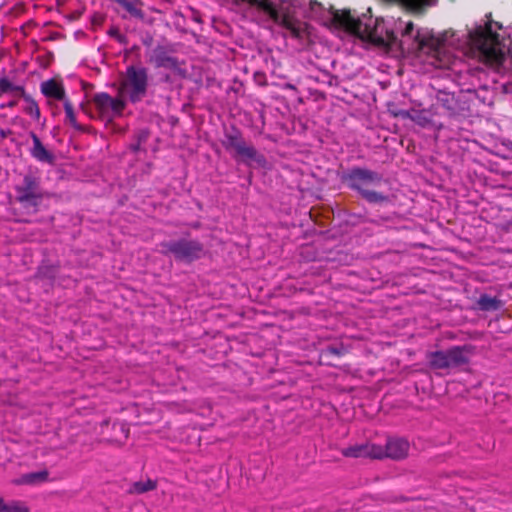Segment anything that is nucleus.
Wrapping results in <instances>:
<instances>
[{
	"label": "nucleus",
	"instance_id": "13",
	"mask_svg": "<svg viewBox=\"0 0 512 512\" xmlns=\"http://www.w3.org/2000/svg\"><path fill=\"white\" fill-rule=\"evenodd\" d=\"M156 67H163L171 70L175 74L179 76H184L185 71L179 66L177 60L173 57H169L166 55H160L155 58Z\"/></svg>",
	"mask_w": 512,
	"mask_h": 512
},
{
	"label": "nucleus",
	"instance_id": "22",
	"mask_svg": "<svg viewBox=\"0 0 512 512\" xmlns=\"http://www.w3.org/2000/svg\"><path fill=\"white\" fill-rule=\"evenodd\" d=\"M412 113H413V109L412 110L399 109V110L392 111V114L395 117H399L402 119H410V120H411Z\"/></svg>",
	"mask_w": 512,
	"mask_h": 512
},
{
	"label": "nucleus",
	"instance_id": "19",
	"mask_svg": "<svg viewBox=\"0 0 512 512\" xmlns=\"http://www.w3.org/2000/svg\"><path fill=\"white\" fill-rule=\"evenodd\" d=\"M64 110H65V116L66 120L74 127L79 129L80 126L77 123L76 116L72 107V104L68 101H64Z\"/></svg>",
	"mask_w": 512,
	"mask_h": 512
},
{
	"label": "nucleus",
	"instance_id": "4",
	"mask_svg": "<svg viewBox=\"0 0 512 512\" xmlns=\"http://www.w3.org/2000/svg\"><path fill=\"white\" fill-rule=\"evenodd\" d=\"M166 250L182 261L191 262L200 258L203 248L202 245L196 241H173L163 245Z\"/></svg>",
	"mask_w": 512,
	"mask_h": 512
},
{
	"label": "nucleus",
	"instance_id": "20",
	"mask_svg": "<svg viewBox=\"0 0 512 512\" xmlns=\"http://www.w3.org/2000/svg\"><path fill=\"white\" fill-rule=\"evenodd\" d=\"M363 195L370 202H379L385 199L384 196L373 191H364Z\"/></svg>",
	"mask_w": 512,
	"mask_h": 512
},
{
	"label": "nucleus",
	"instance_id": "9",
	"mask_svg": "<svg viewBox=\"0 0 512 512\" xmlns=\"http://www.w3.org/2000/svg\"><path fill=\"white\" fill-rule=\"evenodd\" d=\"M234 150L245 161L255 162L260 166L266 164L265 157L259 154L254 147L247 145L245 142H236L234 144Z\"/></svg>",
	"mask_w": 512,
	"mask_h": 512
},
{
	"label": "nucleus",
	"instance_id": "11",
	"mask_svg": "<svg viewBox=\"0 0 512 512\" xmlns=\"http://www.w3.org/2000/svg\"><path fill=\"white\" fill-rule=\"evenodd\" d=\"M42 93L47 96L57 100L64 99V89L63 86L54 80H47L41 84Z\"/></svg>",
	"mask_w": 512,
	"mask_h": 512
},
{
	"label": "nucleus",
	"instance_id": "23",
	"mask_svg": "<svg viewBox=\"0 0 512 512\" xmlns=\"http://www.w3.org/2000/svg\"><path fill=\"white\" fill-rule=\"evenodd\" d=\"M402 1L405 2L406 4L410 5V6H414V7L421 6V5H432V4H434L433 0H402Z\"/></svg>",
	"mask_w": 512,
	"mask_h": 512
},
{
	"label": "nucleus",
	"instance_id": "1",
	"mask_svg": "<svg viewBox=\"0 0 512 512\" xmlns=\"http://www.w3.org/2000/svg\"><path fill=\"white\" fill-rule=\"evenodd\" d=\"M332 21L335 28L347 36L383 46L396 57L415 54L416 61L426 72L430 68L454 70L462 56L500 66L510 53L512 43L511 38L500 36L498 30H502V26L491 20L476 24L462 41L454 33L435 36L427 29L414 32L412 22L406 23L402 39L398 40L383 19H373L366 14L355 17L349 10L336 11Z\"/></svg>",
	"mask_w": 512,
	"mask_h": 512
},
{
	"label": "nucleus",
	"instance_id": "6",
	"mask_svg": "<svg viewBox=\"0 0 512 512\" xmlns=\"http://www.w3.org/2000/svg\"><path fill=\"white\" fill-rule=\"evenodd\" d=\"M383 454V447L374 443L354 445L342 450V455L350 458L382 459Z\"/></svg>",
	"mask_w": 512,
	"mask_h": 512
},
{
	"label": "nucleus",
	"instance_id": "27",
	"mask_svg": "<svg viewBox=\"0 0 512 512\" xmlns=\"http://www.w3.org/2000/svg\"><path fill=\"white\" fill-rule=\"evenodd\" d=\"M123 432H124V437L125 438H128V430L127 429H124L122 428Z\"/></svg>",
	"mask_w": 512,
	"mask_h": 512
},
{
	"label": "nucleus",
	"instance_id": "2",
	"mask_svg": "<svg viewBox=\"0 0 512 512\" xmlns=\"http://www.w3.org/2000/svg\"><path fill=\"white\" fill-rule=\"evenodd\" d=\"M147 87V70L144 67L129 66L122 82L121 93L128 95L132 102H137L145 96Z\"/></svg>",
	"mask_w": 512,
	"mask_h": 512
},
{
	"label": "nucleus",
	"instance_id": "12",
	"mask_svg": "<svg viewBox=\"0 0 512 512\" xmlns=\"http://www.w3.org/2000/svg\"><path fill=\"white\" fill-rule=\"evenodd\" d=\"M48 480V471L41 470L37 472L27 473L13 482L17 485H34L37 483L46 482Z\"/></svg>",
	"mask_w": 512,
	"mask_h": 512
},
{
	"label": "nucleus",
	"instance_id": "25",
	"mask_svg": "<svg viewBox=\"0 0 512 512\" xmlns=\"http://www.w3.org/2000/svg\"><path fill=\"white\" fill-rule=\"evenodd\" d=\"M236 142H244V141L240 137H238L237 135H234V136L231 135V136L228 137V145L230 147H232L233 149H234V144Z\"/></svg>",
	"mask_w": 512,
	"mask_h": 512
},
{
	"label": "nucleus",
	"instance_id": "3",
	"mask_svg": "<svg viewBox=\"0 0 512 512\" xmlns=\"http://www.w3.org/2000/svg\"><path fill=\"white\" fill-rule=\"evenodd\" d=\"M432 368L446 369L468 363L469 357L464 347H453L447 351H436L428 355Z\"/></svg>",
	"mask_w": 512,
	"mask_h": 512
},
{
	"label": "nucleus",
	"instance_id": "15",
	"mask_svg": "<svg viewBox=\"0 0 512 512\" xmlns=\"http://www.w3.org/2000/svg\"><path fill=\"white\" fill-rule=\"evenodd\" d=\"M411 120L421 127H428L431 124V115L426 110H414Z\"/></svg>",
	"mask_w": 512,
	"mask_h": 512
},
{
	"label": "nucleus",
	"instance_id": "16",
	"mask_svg": "<svg viewBox=\"0 0 512 512\" xmlns=\"http://www.w3.org/2000/svg\"><path fill=\"white\" fill-rule=\"evenodd\" d=\"M500 301L496 297H490L488 295H481L478 304L482 310H496L500 306Z\"/></svg>",
	"mask_w": 512,
	"mask_h": 512
},
{
	"label": "nucleus",
	"instance_id": "21",
	"mask_svg": "<svg viewBox=\"0 0 512 512\" xmlns=\"http://www.w3.org/2000/svg\"><path fill=\"white\" fill-rule=\"evenodd\" d=\"M26 111L34 118L38 119L39 116H40V111H39V107L37 105L36 102L34 101H30L27 108H26Z\"/></svg>",
	"mask_w": 512,
	"mask_h": 512
},
{
	"label": "nucleus",
	"instance_id": "26",
	"mask_svg": "<svg viewBox=\"0 0 512 512\" xmlns=\"http://www.w3.org/2000/svg\"><path fill=\"white\" fill-rule=\"evenodd\" d=\"M126 8H127V10H128V11H130L131 13H133V14H138V10H137V9H135V8L133 7L132 3H127V4H126Z\"/></svg>",
	"mask_w": 512,
	"mask_h": 512
},
{
	"label": "nucleus",
	"instance_id": "17",
	"mask_svg": "<svg viewBox=\"0 0 512 512\" xmlns=\"http://www.w3.org/2000/svg\"><path fill=\"white\" fill-rule=\"evenodd\" d=\"M155 488H156V482L153 480L147 479L145 481L135 482L132 485L131 491L141 494V493H145L147 491L154 490Z\"/></svg>",
	"mask_w": 512,
	"mask_h": 512
},
{
	"label": "nucleus",
	"instance_id": "28",
	"mask_svg": "<svg viewBox=\"0 0 512 512\" xmlns=\"http://www.w3.org/2000/svg\"><path fill=\"white\" fill-rule=\"evenodd\" d=\"M14 105H15V102H13V101H12V102H9V104H8V106H10V107H11V106H14Z\"/></svg>",
	"mask_w": 512,
	"mask_h": 512
},
{
	"label": "nucleus",
	"instance_id": "8",
	"mask_svg": "<svg viewBox=\"0 0 512 512\" xmlns=\"http://www.w3.org/2000/svg\"><path fill=\"white\" fill-rule=\"evenodd\" d=\"M16 191L17 199L21 203L36 204V199L39 195L36 192V183L31 177H25L23 186H18Z\"/></svg>",
	"mask_w": 512,
	"mask_h": 512
},
{
	"label": "nucleus",
	"instance_id": "14",
	"mask_svg": "<svg viewBox=\"0 0 512 512\" xmlns=\"http://www.w3.org/2000/svg\"><path fill=\"white\" fill-rule=\"evenodd\" d=\"M0 512H30V509L22 501L12 500L5 502L3 498H0Z\"/></svg>",
	"mask_w": 512,
	"mask_h": 512
},
{
	"label": "nucleus",
	"instance_id": "5",
	"mask_svg": "<svg viewBox=\"0 0 512 512\" xmlns=\"http://www.w3.org/2000/svg\"><path fill=\"white\" fill-rule=\"evenodd\" d=\"M94 104L102 119L107 121L119 116L125 107L124 100L113 98L106 93L95 95Z\"/></svg>",
	"mask_w": 512,
	"mask_h": 512
},
{
	"label": "nucleus",
	"instance_id": "10",
	"mask_svg": "<svg viewBox=\"0 0 512 512\" xmlns=\"http://www.w3.org/2000/svg\"><path fill=\"white\" fill-rule=\"evenodd\" d=\"M31 138L33 141V146L30 150L32 157L40 162L52 163L53 155L50 153L41 143L40 139L36 134L31 133Z\"/></svg>",
	"mask_w": 512,
	"mask_h": 512
},
{
	"label": "nucleus",
	"instance_id": "24",
	"mask_svg": "<svg viewBox=\"0 0 512 512\" xmlns=\"http://www.w3.org/2000/svg\"><path fill=\"white\" fill-rule=\"evenodd\" d=\"M357 175L361 179H369L372 180L375 178V175L372 172L366 171V170H360L357 172Z\"/></svg>",
	"mask_w": 512,
	"mask_h": 512
},
{
	"label": "nucleus",
	"instance_id": "7",
	"mask_svg": "<svg viewBox=\"0 0 512 512\" xmlns=\"http://www.w3.org/2000/svg\"><path fill=\"white\" fill-rule=\"evenodd\" d=\"M409 448H410L409 442L405 439H401V438L389 439L387 441L385 447H383V450H384L383 458L388 457V458L395 459V460L403 459L408 455Z\"/></svg>",
	"mask_w": 512,
	"mask_h": 512
},
{
	"label": "nucleus",
	"instance_id": "18",
	"mask_svg": "<svg viewBox=\"0 0 512 512\" xmlns=\"http://www.w3.org/2000/svg\"><path fill=\"white\" fill-rule=\"evenodd\" d=\"M0 90L1 93H13V92H23V88L20 85L14 84L7 77H3L0 79Z\"/></svg>",
	"mask_w": 512,
	"mask_h": 512
}]
</instances>
